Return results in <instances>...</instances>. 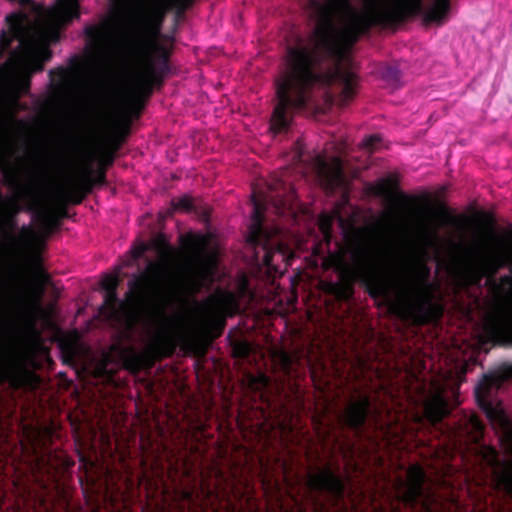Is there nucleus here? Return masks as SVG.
Returning <instances> with one entry per match:
<instances>
[{
    "mask_svg": "<svg viewBox=\"0 0 512 512\" xmlns=\"http://www.w3.org/2000/svg\"><path fill=\"white\" fill-rule=\"evenodd\" d=\"M257 249H258V248L253 249V250H254V252H255V254H258V252L256 251ZM256 258H259V255H256Z\"/></svg>",
    "mask_w": 512,
    "mask_h": 512,
    "instance_id": "7c9ffc66",
    "label": "nucleus"
},
{
    "mask_svg": "<svg viewBox=\"0 0 512 512\" xmlns=\"http://www.w3.org/2000/svg\"><path fill=\"white\" fill-rule=\"evenodd\" d=\"M173 209L179 212H192L196 209V203L189 196H182L172 202Z\"/></svg>",
    "mask_w": 512,
    "mask_h": 512,
    "instance_id": "5701e85b",
    "label": "nucleus"
},
{
    "mask_svg": "<svg viewBox=\"0 0 512 512\" xmlns=\"http://www.w3.org/2000/svg\"><path fill=\"white\" fill-rule=\"evenodd\" d=\"M448 384L441 380L433 381L428 390L421 387L420 399L417 400L420 411L415 414L417 421L426 419L436 425L449 414L448 403L445 397Z\"/></svg>",
    "mask_w": 512,
    "mask_h": 512,
    "instance_id": "1a4fd4ad",
    "label": "nucleus"
},
{
    "mask_svg": "<svg viewBox=\"0 0 512 512\" xmlns=\"http://www.w3.org/2000/svg\"><path fill=\"white\" fill-rule=\"evenodd\" d=\"M8 382L12 388H20L25 383L23 369L0 351V383Z\"/></svg>",
    "mask_w": 512,
    "mask_h": 512,
    "instance_id": "ddd939ff",
    "label": "nucleus"
},
{
    "mask_svg": "<svg viewBox=\"0 0 512 512\" xmlns=\"http://www.w3.org/2000/svg\"><path fill=\"white\" fill-rule=\"evenodd\" d=\"M120 132H128L129 130H124V129H121L119 130Z\"/></svg>",
    "mask_w": 512,
    "mask_h": 512,
    "instance_id": "72a5a7b5",
    "label": "nucleus"
},
{
    "mask_svg": "<svg viewBox=\"0 0 512 512\" xmlns=\"http://www.w3.org/2000/svg\"><path fill=\"white\" fill-rule=\"evenodd\" d=\"M30 199L26 205H22L18 198L9 199L3 209L0 210V228L6 230H13L16 228L14 218L22 211L26 210L37 213L39 206V199L36 193H30Z\"/></svg>",
    "mask_w": 512,
    "mask_h": 512,
    "instance_id": "9d476101",
    "label": "nucleus"
},
{
    "mask_svg": "<svg viewBox=\"0 0 512 512\" xmlns=\"http://www.w3.org/2000/svg\"><path fill=\"white\" fill-rule=\"evenodd\" d=\"M413 294H414V297H417V296H418V295H417V294H418V292H416V291H413Z\"/></svg>",
    "mask_w": 512,
    "mask_h": 512,
    "instance_id": "2f4dec72",
    "label": "nucleus"
},
{
    "mask_svg": "<svg viewBox=\"0 0 512 512\" xmlns=\"http://www.w3.org/2000/svg\"><path fill=\"white\" fill-rule=\"evenodd\" d=\"M279 176L276 183L269 184V190L275 195L262 198L256 193L252 195L251 223L249 225L246 242L251 249L261 248L263 255L259 261L269 270L278 272L280 269L275 263L277 257L281 261L287 258V248L284 243L276 239L280 234L278 227L268 230L264 227L265 209L271 205L278 215L293 214L292 200L294 187Z\"/></svg>",
    "mask_w": 512,
    "mask_h": 512,
    "instance_id": "7ed1b4c3",
    "label": "nucleus"
},
{
    "mask_svg": "<svg viewBox=\"0 0 512 512\" xmlns=\"http://www.w3.org/2000/svg\"><path fill=\"white\" fill-rule=\"evenodd\" d=\"M181 243L192 265L190 290L200 292L218 277L219 258L216 248L212 247V237L210 234L189 232L181 236Z\"/></svg>",
    "mask_w": 512,
    "mask_h": 512,
    "instance_id": "423d86ee",
    "label": "nucleus"
},
{
    "mask_svg": "<svg viewBox=\"0 0 512 512\" xmlns=\"http://www.w3.org/2000/svg\"><path fill=\"white\" fill-rule=\"evenodd\" d=\"M381 145V139L377 135L369 136L362 142L363 149L371 152Z\"/></svg>",
    "mask_w": 512,
    "mask_h": 512,
    "instance_id": "393cba45",
    "label": "nucleus"
},
{
    "mask_svg": "<svg viewBox=\"0 0 512 512\" xmlns=\"http://www.w3.org/2000/svg\"><path fill=\"white\" fill-rule=\"evenodd\" d=\"M183 338V333L173 327L170 323H166L164 329L159 335L158 346L159 349L166 355H171L179 340Z\"/></svg>",
    "mask_w": 512,
    "mask_h": 512,
    "instance_id": "a211bd4d",
    "label": "nucleus"
},
{
    "mask_svg": "<svg viewBox=\"0 0 512 512\" xmlns=\"http://www.w3.org/2000/svg\"><path fill=\"white\" fill-rule=\"evenodd\" d=\"M363 268L367 272L387 269L388 260L376 251H369L362 259Z\"/></svg>",
    "mask_w": 512,
    "mask_h": 512,
    "instance_id": "6ab92c4d",
    "label": "nucleus"
},
{
    "mask_svg": "<svg viewBox=\"0 0 512 512\" xmlns=\"http://www.w3.org/2000/svg\"><path fill=\"white\" fill-rule=\"evenodd\" d=\"M495 329L512 344V311L503 315L496 321Z\"/></svg>",
    "mask_w": 512,
    "mask_h": 512,
    "instance_id": "aec40b11",
    "label": "nucleus"
},
{
    "mask_svg": "<svg viewBox=\"0 0 512 512\" xmlns=\"http://www.w3.org/2000/svg\"><path fill=\"white\" fill-rule=\"evenodd\" d=\"M321 229L323 231V234L325 237H329L330 236V224L328 223L327 220H322L321 221Z\"/></svg>",
    "mask_w": 512,
    "mask_h": 512,
    "instance_id": "cd10ccee",
    "label": "nucleus"
},
{
    "mask_svg": "<svg viewBox=\"0 0 512 512\" xmlns=\"http://www.w3.org/2000/svg\"><path fill=\"white\" fill-rule=\"evenodd\" d=\"M369 410L370 399L366 395L350 401L344 412L346 423L353 429H360L366 422Z\"/></svg>",
    "mask_w": 512,
    "mask_h": 512,
    "instance_id": "f8f14e48",
    "label": "nucleus"
},
{
    "mask_svg": "<svg viewBox=\"0 0 512 512\" xmlns=\"http://www.w3.org/2000/svg\"><path fill=\"white\" fill-rule=\"evenodd\" d=\"M309 1L316 25L309 36H297L286 47V73L277 85L269 128H290L297 112L325 122L333 105L348 106L356 96L358 76L345 46L373 27L389 28L418 15L426 25H442L451 9V0H365L361 11L351 0Z\"/></svg>",
    "mask_w": 512,
    "mask_h": 512,
    "instance_id": "f257e3e1",
    "label": "nucleus"
},
{
    "mask_svg": "<svg viewBox=\"0 0 512 512\" xmlns=\"http://www.w3.org/2000/svg\"><path fill=\"white\" fill-rule=\"evenodd\" d=\"M291 162L293 169L302 177L312 174L317 180L334 181L340 180L343 176L344 160L341 156L328 158L322 154H314L307 157L300 144L293 153Z\"/></svg>",
    "mask_w": 512,
    "mask_h": 512,
    "instance_id": "0eeeda50",
    "label": "nucleus"
},
{
    "mask_svg": "<svg viewBox=\"0 0 512 512\" xmlns=\"http://www.w3.org/2000/svg\"><path fill=\"white\" fill-rule=\"evenodd\" d=\"M409 481L406 484L404 499L408 502L417 501L423 495V485L426 480L425 472L420 467H412L408 472Z\"/></svg>",
    "mask_w": 512,
    "mask_h": 512,
    "instance_id": "2eb2a0df",
    "label": "nucleus"
},
{
    "mask_svg": "<svg viewBox=\"0 0 512 512\" xmlns=\"http://www.w3.org/2000/svg\"><path fill=\"white\" fill-rule=\"evenodd\" d=\"M51 20L58 24H68L80 16L77 0H57V3L48 11Z\"/></svg>",
    "mask_w": 512,
    "mask_h": 512,
    "instance_id": "4468645a",
    "label": "nucleus"
},
{
    "mask_svg": "<svg viewBox=\"0 0 512 512\" xmlns=\"http://www.w3.org/2000/svg\"><path fill=\"white\" fill-rule=\"evenodd\" d=\"M383 76L394 83L400 80V72L396 67H387L384 70Z\"/></svg>",
    "mask_w": 512,
    "mask_h": 512,
    "instance_id": "a878e982",
    "label": "nucleus"
},
{
    "mask_svg": "<svg viewBox=\"0 0 512 512\" xmlns=\"http://www.w3.org/2000/svg\"><path fill=\"white\" fill-rule=\"evenodd\" d=\"M85 53L90 60L102 64L108 60L115 47V23L112 17L103 16L100 21L84 27Z\"/></svg>",
    "mask_w": 512,
    "mask_h": 512,
    "instance_id": "6e6552de",
    "label": "nucleus"
},
{
    "mask_svg": "<svg viewBox=\"0 0 512 512\" xmlns=\"http://www.w3.org/2000/svg\"><path fill=\"white\" fill-rule=\"evenodd\" d=\"M413 294H414V297H417V296H418V295H417V294H418V292H416V291H413Z\"/></svg>",
    "mask_w": 512,
    "mask_h": 512,
    "instance_id": "473e14b6",
    "label": "nucleus"
},
{
    "mask_svg": "<svg viewBox=\"0 0 512 512\" xmlns=\"http://www.w3.org/2000/svg\"><path fill=\"white\" fill-rule=\"evenodd\" d=\"M172 7L176 8L178 13L184 12L190 7L192 0H169Z\"/></svg>",
    "mask_w": 512,
    "mask_h": 512,
    "instance_id": "bb28decb",
    "label": "nucleus"
},
{
    "mask_svg": "<svg viewBox=\"0 0 512 512\" xmlns=\"http://www.w3.org/2000/svg\"><path fill=\"white\" fill-rule=\"evenodd\" d=\"M506 254L509 260L512 261V242H509L505 246Z\"/></svg>",
    "mask_w": 512,
    "mask_h": 512,
    "instance_id": "c85d7f7f",
    "label": "nucleus"
},
{
    "mask_svg": "<svg viewBox=\"0 0 512 512\" xmlns=\"http://www.w3.org/2000/svg\"><path fill=\"white\" fill-rule=\"evenodd\" d=\"M503 378L499 375L484 376L475 387V397L488 419L499 426L504 437L510 442L509 450L512 453V423L504 406L495 397L503 383ZM481 449L483 459L492 468L498 485L512 493V460H500L498 452L493 447L482 446Z\"/></svg>",
    "mask_w": 512,
    "mask_h": 512,
    "instance_id": "20e7f679",
    "label": "nucleus"
},
{
    "mask_svg": "<svg viewBox=\"0 0 512 512\" xmlns=\"http://www.w3.org/2000/svg\"><path fill=\"white\" fill-rule=\"evenodd\" d=\"M150 247L154 248L156 259L145 260V267L137 277H140L145 282L161 289L165 288L169 284L174 276L173 261L175 258V250L173 247L168 245L161 236H159L151 243H139L134 246L123 265L118 267L115 273L103 276L101 279V286L105 291L107 303H112L116 299V288L118 286L123 267L136 265L137 262L144 257Z\"/></svg>",
    "mask_w": 512,
    "mask_h": 512,
    "instance_id": "39448f33",
    "label": "nucleus"
},
{
    "mask_svg": "<svg viewBox=\"0 0 512 512\" xmlns=\"http://www.w3.org/2000/svg\"><path fill=\"white\" fill-rule=\"evenodd\" d=\"M392 185L389 180L381 179L374 187V193L382 198H388L391 194Z\"/></svg>",
    "mask_w": 512,
    "mask_h": 512,
    "instance_id": "b1692460",
    "label": "nucleus"
},
{
    "mask_svg": "<svg viewBox=\"0 0 512 512\" xmlns=\"http://www.w3.org/2000/svg\"><path fill=\"white\" fill-rule=\"evenodd\" d=\"M308 482L311 489L327 491L334 496H340L344 490L341 478L329 469L310 475Z\"/></svg>",
    "mask_w": 512,
    "mask_h": 512,
    "instance_id": "9b49d317",
    "label": "nucleus"
},
{
    "mask_svg": "<svg viewBox=\"0 0 512 512\" xmlns=\"http://www.w3.org/2000/svg\"><path fill=\"white\" fill-rule=\"evenodd\" d=\"M239 303L233 293H224L219 298L217 307V317L219 329H223L225 325V318L231 317L239 312Z\"/></svg>",
    "mask_w": 512,
    "mask_h": 512,
    "instance_id": "f3484780",
    "label": "nucleus"
},
{
    "mask_svg": "<svg viewBox=\"0 0 512 512\" xmlns=\"http://www.w3.org/2000/svg\"><path fill=\"white\" fill-rule=\"evenodd\" d=\"M484 426L475 415H465L463 423L459 424L455 434L467 437L470 441L478 443L483 436Z\"/></svg>",
    "mask_w": 512,
    "mask_h": 512,
    "instance_id": "dca6fc26",
    "label": "nucleus"
},
{
    "mask_svg": "<svg viewBox=\"0 0 512 512\" xmlns=\"http://www.w3.org/2000/svg\"><path fill=\"white\" fill-rule=\"evenodd\" d=\"M274 357L285 374L288 375L292 372L294 363V356L292 354L283 349H278L274 352Z\"/></svg>",
    "mask_w": 512,
    "mask_h": 512,
    "instance_id": "412c9836",
    "label": "nucleus"
},
{
    "mask_svg": "<svg viewBox=\"0 0 512 512\" xmlns=\"http://www.w3.org/2000/svg\"><path fill=\"white\" fill-rule=\"evenodd\" d=\"M230 344L232 346L234 356L238 358H247L253 351L252 344L243 339H233Z\"/></svg>",
    "mask_w": 512,
    "mask_h": 512,
    "instance_id": "4be33fe9",
    "label": "nucleus"
},
{
    "mask_svg": "<svg viewBox=\"0 0 512 512\" xmlns=\"http://www.w3.org/2000/svg\"><path fill=\"white\" fill-rule=\"evenodd\" d=\"M166 8L153 3L141 10L131 22L126 33V46L137 59L134 74V93L124 102L105 100L101 106L110 125H66V98L72 82L84 70V61L74 55L69 67H57L49 71V95L38 98L29 105L21 96L29 93L31 77L44 70L52 58V50L45 44H38L32 38L20 37L21 26L17 15L9 14L6 22L9 31L0 33V59L9 54L5 70L10 65L15 75L5 93L0 95V114L9 124L0 128H132L139 119L155 88H160L170 70L173 52V37L163 34L162 27Z\"/></svg>",
    "mask_w": 512,
    "mask_h": 512,
    "instance_id": "f03ea898",
    "label": "nucleus"
},
{
    "mask_svg": "<svg viewBox=\"0 0 512 512\" xmlns=\"http://www.w3.org/2000/svg\"><path fill=\"white\" fill-rule=\"evenodd\" d=\"M452 393H453V395L456 394V388L455 387L452 388Z\"/></svg>",
    "mask_w": 512,
    "mask_h": 512,
    "instance_id": "c756f323",
    "label": "nucleus"
}]
</instances>
